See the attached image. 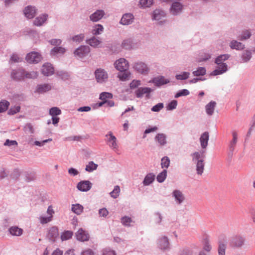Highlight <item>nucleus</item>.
I'll list each match as a JSON object with an SVG mask.
<instances>
[{
	"instance_id": "31",
	"label": "nucleus",
	"mask_w": 255,
	"mask_h": 255,
	"mask_svg": "<svg viewBox=\"0 0 255 255\" xmlns=\"http://www.w3.org/2000/svg\"><path fill=\"white\" fill-rule=\"evenodd\" d=\"M155 139L160 145H164L166 143V136L163 133H158L156 135Z\"/></svg>"
},
{
	"instance_id": "32",
	"label": "nucleus",
	"mask_w": 255,
	"mask_h": 255,
	"mask_svg": "<svg viewBox=\"0 0 255 255\" xmlns=\"http://www.w3.org/2000/svg\"><path fill=\"white\" fill-rule=\"evenodd\" d=\"M165 13L163 11L156 9L153 13V19L157 20L161 19L162 17H164Z\"/></svg>"
},
{
	"instance_id": "42",
	"label": "nucleus",
	"mask_w": 255,
	"mask_h": 255,
	"mask_svg": "<svg viewBox=\"0 0 255 255\" xmlns=\"http://www.w3.org/2000/svg\"><path fill=\"white\" fill-rule=\"evenodd\" d=\"M170 164V159L167 156L163 157L161 160V166L162 168H167Z\"/></svg>"
},
{
	"instance_id": "43",
	"label": "nucleus",
	"mask_w": 255,
	"mask_h": 255,
	"mask_svg": "<svg viewBox=\"0 0 255 255\" xmlns=\"http://www.w3.org/2000/svg\"><path fill=\"white\" fill-rule=\"evenodd\" d=\"M113 95L108 92H103L100 95V99L103 101H107V99H112Z\"/></svg>"
},
{
	"instance_id": "49",
	"label": "nucleus",
	"mask_w": 255,
	"mask_h": 255,
	"mask_svg": "<svg viewBox=\"0 0 255 255\" xmlns=\"http://www.w3.org/2000/svg\"><path fill=\"white\" fill-rule=\"evenodd\" d=\"M226 248V245L223 243L220 242L219 245L218 249L219 255H225Z\"/></svg>"
},
{
	"instance_id": "22",
	"label": "nucleus",
	"mask_w": 255,
	"mask_h": 255,
	"mask_svg": "<svg viewBox=\"0 0 255 255\" xmlns=\"http://www.w3.org/2000/svg\"><path fill=\"white\" fill-rule=\"evenodd\" d=\"M198 248L194 246L182 250L180 255H194L198 251Z\"/></svg>"
},
{
	"instance_id": "16",
	"label": "nucleus",
	"mask_w": 255,
	"mask_h": 255,
	"mask_svg": "<svg viewBox=\"0 0 255 255\" xmlns=\"http://www.w3.org/2000/svg\"><path fill=\"white\" fill-rule=\"evenodd\" d=\"M152 82L157 86H161L169 83L168 79H165L163 76H159L153 78Z\"/></svg>"
},
{
	"instance_id": "48",
	"label": "nucleus",
	"mask_w": 255,
	"mask_h": 255,
	"mask_svg": "<svg viewBox=\"0 0 255 255\" xmlns=\"http://www.w3.org/2000/svg\"><path fill=\"white\" fill-rule=\"evenodd\" d=\"M120 192V187L119 186H116L113 191L110 193V195L113 198H117L119 196Z\"/></svg>"
},
{
	"instance_id": "2",
	"label": "nucleus",
	"mask_w": 255,
	"mask_h": 255,
	"mask_svg": "<svg viewBox=\"0 0 255 255\" xmlns=\"http://www.w3.org/2000/svg\"><path fill=\"white\" fill-rule=\"evenodd\" d=\"M230 57L228 54L219 56L216 59V63L218 65L217 68L212 72L213 75H218L223 74L227 70V65L223 63L224 61Z\"/></svg>"
},
{
	"instance_id": "27",
	"label": "nucleus",
	"mask_w": 255,
	"mask_h": 255,
	"mask_svg": "<svg viewBox=\"0 0 255 255\" xmlns=\"http://www.w3.org/2000/svg\"><path fill=\"white\" fill-rule=\"evenodd\" d=\"M151 92L150 88H139L135 92L136 96L137 98L141 97L144 94H149Z\"/></svg>"
},
{
	"instance_id": "36",
	"label": "nucleus",
	"mask_w": 255,
	"mask_h": 255,
	"mask_svg": "<svg viewBox=\"0 0 255 255\" xmlns=\"http://www.w3.org/2000/svg\"><path fill=\"white\" fill-rule=\"evenodd\" d=\"M51 89V86L48 84H43L39 85L37 89V92L42 93L48 91Z\"/></svg>"
},
{
	"instance_id": "1",
	"label": "nucleus",
	"mask_w": 255,
	"mask_h": 255,
	"mask_svg": "<svg viewBox=\"0 0 255 255\" xmlns=\"http://www.w3.org/2000/svg\"><path fill=\"white\" fill-rule=\"evenodd\" d=\"M193 161L196 163V172L198 175H201L204 170V151L195 152L191 154Z\"/></svg>"
},
{
	"instance_id": "3",
	"label": "nucleus",
	"mask_w": 255,
	"mask_h": 255,
	"mask_svg": "<svg viewBox=\"0 0 255 255\" xmlns=\"http://www.w3.org/2000/svg\"><path fill=\"white\" fill-rule=\"evenodd\" d=\"M106 141L109 147L115 152L119 150V145L117 138L112 131H109L106 135Z\"/></svg>"
},
{
	"instance_id": "47",
	"label": "nucleus",
	"mask_w": 255,
	"mask_h": 255,
	"mask_svg": "<svg viewBox=\"0 0 255 255\" xmlns=\"http://www.w3.org/2000/svg\"><path fill=\"white\" fill-rule=\"evenodd\" d=\"M153 0H140L139 3L142 7H147L153 4Z\"/></svg>"
},
{
	"instance_id": "61",
	"label": "nucleus",
	"mask_w": 255,
	"mask_h": 255,
	"mask_svg": "<svg viewBox=\"0 0 255 255\" xmlns=\"http://www.w3.org/2000/svg\"><path fill=\"white\" fill-rule=\"evenodd\" d=\"M99 214L100 217H106L108 215L109 212L106 208H102L99 210Z\"/></svg>"
},
{
	"instance_id": "40",
	"label": "nucleus",
	"mask_w": 255,
	"mask_h": 255,
	"mask_svg": "<svg viewBox=\"0 0 255 255\" xmlns=\"http://www.w3.org/2000/svg\"><path fill=\"white\" fill-rule=\"evenodd\" d=\"M98 165L94 163L93 161H90L86 165V170L88 172H92L97 168Z\"/></svg>"
},
{
	"instance_id": "59",
	"label": "nucleus",
	"mask_w": 255,
	"mask_h": 255,
	"mask_svg": "<svg viewBox=\"0 0 255 255\" xmlns=\"http://www.w3.org/2000/svg\"><path fill=\"white\" fill-rule=\"evenodd\" d=\"M20 107L19 106L11 108L8 111V114L14 115L19 112Z\"/></svg>"
},
{
	"instance_id": "52",
	"label": "nucleus",
	"mask_w": 255,
	"mask_h": 255,
	"mask_svg": "<svg viewBox=\"0 0 255 255\" xmlns=\"http://www.w3.org/2000/svg\"><path fill=\"white\" fill-rule=\"evenodd\" d=\"M121 222L124 226H130V224L131 223L132 220L130 218L127 216H125L122 218Z\"/></svg>"
},
{
	"instance_id": "9",
	"label": "nucleus",
	"mask_w": 255,
	"mask_h": 255,
	"mask_svg": "<svg viewBox=\"0 0 255 255\" xmlns=\"http://www.w3.org/2000/svg\"><path fill=\"white\" fill-rule=\"evenodd\" d=\"M95 76L98 82H103L108 78L107 73L103 69H97L95 71Z\"/></svg>"
},
{
	"instance_id": "10",
	"label": "nucleus",
	"mask_w": 255,
	"mask_h": 255,
	"mask_svg": "<svg viewBox=\"0 0 255 255\" xmlns=\"http://www.w3.org/2000/svg\"><path fill=\"white\" fill-rule=\"evenodd\" d=\"M76 236L78 240L82 242L87 241L89 239L88 233L82 229L78 230L76 234Z\"/></svg>"
},
{
	"instance_id": "18",
	"label": "nucleus",
	"mask_w": 255,
	"mask_h": 255,
	"mask_svg": "<svg viewBox=\"0 0 255 255\" xmlns=\"http://www.w3.org/2000/svg\"><path fill=\"white\" fill-rule=\"evenodd\" d=\"M217 103L215 101H211L205 106V110L207 114L209 116H212L214 112Z\"/></svg>"
},
{
	"instance_id": "35",
	"label": "nucleus",
	"mask_w": 255,
	"mask_h": 255,
	"mask_svg": "<svg viewBox=\"0 0 255 255\" xmlns=\"http://www.w3.org/2000/svg\"><path fill=\"white\" fill-rule=\"evenodd\" d=\"M155 179V175L152 173L148 174L145 177L143 183L144 185H148L151 184Z\"/></svg>"
},
{
	"instance_id": "30",
	"label": "nucleus",
	"mask_w": 255,
	"mask_h": 255,
	"mask_svg": "<svg viewBox=\"0 0 255 255\" xmlns=\"http://www.w3.org/2000/svg\"><path fill=\"white\" fill-rule=\"evenodd\" d=\"M159 246L161 249L165 250L168 248L169 243L166 237H163L159 240Z\"/></svg>"
},
{
	"instance_id": "60",
	"label": "nucleus",
	"mask_w": 255,
	"mask_h": 255,
	"mask_svg": "<svg viewBox=\"0 0 255 255\" xmlns=\"http://www.w3.org/2000/svg\"><path fill=\"white\" fill-rule=\"evenodd\" d=\"M177 105V102L176 101H172L167 106V109L169 110H172L175 109Z\"/></svg>"
},
{
	"instance_id": "14",
	"label": "nucleus",
	"mask_w": 255,
	"mask_h": 255,
	"mask_svg": "<svg viewBox=\"0 0 255 255\" xmlns=\"http://www.w3.org/2000/svg\"><path fill=\"white\" fill-rule=\"evenodd\" d=\"M133 19L134 17L132 14L126 13L122 16L120 22L123 25H129L133 22Z\"/></svg>"
},
{
	"instance_id": "20",
	"label": "nucleus",
	"mask_w": 255,
	"mask_h": 255,
	"mask_svg": "<svg viewBox=\"0 0 255 255\" xmlns=\"http://www.w3.org/2000/svg\"><path fill=\"white\" fill-rule=\"evenodd\" d=\"M134 68L137 71L142 74L146 73L148 70L146 65L142 62H138L135 64Z\"/></svg>"
},
{
	"instance_id": "62",
	"label": "nucleus",
	"mask_w": 255,
	"mask_h": 255,
	"mask_svg": "<svg viewBox=\"0 0 255 255\" xmlns=\"http://www.w3.org/2000/svg\"><path fill=\"white\" fill-rule=\"evenodd\" d=\"M84 39V35L83 34H79L75 36L72 38V40L74 41L80 42L82 41Z\"/></svg>"
},
{
	"instance_id": "55",
	"label": "nucleus",
	"mask_w": 255,
	"mask_h": 255,
	"mask_svg": "<svg viewBox=\"0 0 255 255\" xmlns=\"http://www.w3.org/2000/svg\"><path fill=\"white\" fill-rule=\"evenodd\" d=\"M65 51V49L62 47H55L51 50V54L54 53H64Z\"/></svg>"
},
{
	"instance_id": "26",
	"label": "nucleus",
	"mask_w": 255,
	"mask_h": 255,
	"mask_svg": "<svg viewBox=\"0 0 255 255\" xmlns=\"http://www.w3.org/2000/svg\"><path fill=\"white\" fill-rule=\"evenodd\" d=\"M122 47L126 49H130L134 47V43L131 38H127L123 40Z\"/></svg>"
},
{
	"instance_id": "33",
	"label": "nucleus",
	"mask_w": 255,
	"mask_h": 255,
	"mask_svg": "<svg viewBox=\"0 0 255 255\" xmlns=\"http://www.w3.org/2000/svg\"><path fill=\"white\" fill-rule=\"evenodd\" d=\"M230 46L232 49H235L236 50H242L244 48V45L242 43L236 40L232 41Z\"/></svg>"
},
{
	"instance_id": "28",
	"label": "nucleus",
	"mask_w": 255,
	"mask_h": 255,
	"mask_svg": "<svg viewBox=\"0 0 255 255\" xmlns=\"http://www.w3.org/2000/svg\"><path fill=\"white\" fill-rule=\"evenodd\" d=\"M9 232L12 236H20L22 234L23 230L16 226H12L9 229Z\"/></svg>"
},
{
	"instance_id": "13",
	"label": "nucleus",
	"mask_w": 255,
	"mask_h": 255,
	"mask_svg": "<svg viewBox=\"0 0 255 255\" xmlns=\"http://www.w3.org/2000/svg\"><path fill=\"white\" fill-rule=\"evenodd\" d=\"M42 73L46 76L52 75L54 73V68L49 63L44 64L41 69Z\"/></svg>"
},
{
	"instance_id": "50",
	"label": "nucleus",
	"mask_w": 255,
	"mask_h": 255,
	"mask_svg": "<svg viewBox=\"0 0 255 255\" xmlns=\"http://www.w3.org/2000/svg\"><path fill=\"white\" fill-rule=\"evenodd\" d=\"M52 219L51 218V217H44L43 216H41L39 217V220L41 224H47L52 221Z\"/></svg>"
},
{
	"instance_id": "38",
	"label": "nucleus",
	"mask_w": 255,
	"mask_h": 255,
	"mask_svg": "<svg viewBox=\"0 0 255 255\" xmlns=\"http://www.w3.org/2000/svg\"><path fill=\"white\" fill-rule=\"evenodd\" d=\"M167 176V170L164 169L161 173H160L157 176V180L160 183L163 182Z\"/></svg>"
},
{
	"instance_id": "64",
	"label": "nucleus",
	"mask_w": 255,
	"mask_h": 255,
	"mask_svg": "<svg viewBox=\"0 0 255 255\" xmlns=\"http://www.w3.org/2000/svg\"><path fill=\"white\" fill-rule=\"evenodd\" d=\"M103 255H116V253L115 251L107 249L104 251Z\"/></svg>"
},
{
	"instance_id": "7",
	"label": "nucleus",
	"mask_w": 255,
	"mask_h": 255,
	"mask_svg": "<svg viewBox=\"0 0 255 255\" xmlns=\"http://www.w3.org/2000/svg\"><path fill=\"white\" fill-rule=\"evenodd\" d=\"M59 236L58 229L56 227H51L47 235V238L52 242H55V240Z\"/></svg>"
},
{
	"instance_id": "46",
	"label": "nucleus",
	"mask_w": 255,
	"mask_h": 255,
	"mask_svg": "<svg viewBox=\"0 0 255 255\" xmlns=\"http://www.w3.org/2000/svg\"><path fill=\"white\" fill-rule=\"evenodd\" d=\"M9 105V103L7 101H3L0 102V113L5 111L7 109Z\"/></svg>"
},
{
	"instance_id": "25",
	"label": "nucleus",
	"mask_w": 255,
	"mask_h": 255,
	"mask_svg": "<svg viewBox=\"0 0 255 255\" xmlns=\"http://www.w3.org/2000/svg\"><path fill=\"white\" fill-rule=\"evenodd\" d=\"M173 196L179 204L181 203L184 200V196L179 190H174L173 192Z\"/></svg>"
},
{
	"instance_id": "54",
	"label": "nucleus",
	"mask_w": 255,
	"mask_h": 255,
	"mask_svg": "<svg viewBox=\"0 0 255 255\" xmlns=\"http://www.w3.org/2000/svg\"><path fill=\"white\" fill-rule=\"evenodd\" d=\"M38 76V73L35 71L30 72H25V78H35Z\"/></svg>"
},
{
	"instance_id": "29",
	"label": "nucleus",
	"mask_w": 255,
	"mask_h": 255,
	"mask_svg": "<svg viewBox=\"0 0 255 255\" xmlns=\"http://www.w3.org/2000/svg\"><path fill=\"white\" fill-rule=\"evenodd\" d=\"M48 15L47 14H43L37 17L34 20L33 23L35 25L39 26L46 20Z\"/></svg>"
},
{
	"instance_id": "19",
	"label": "nucleus",
	"mask_w": 255,
	"mask_h": 255,
	"mask_svg": "<svg viewBox=\"0 0 255 255\" xmlns=\"http://www.w3.org/2000/svg\"><path fill=\"white\" fill-rule=\"evenodd\" d=\"M232 139L230 142V148L233 150L238 141V131L236 130H233L231 132Z\"/></svg>"
},
{
	"instance_id": "45",
	"label": "nucleus",
	"mask_w": 255,
	"mask_h": 255,
	"mask_svg": "<svg viewBox=\"0 0 255 255\" xmlns=\"http://www.w3.org/2000/svg\"><path fill=\"white\" fill-rule=\"evenodd\" d=\"M61 113V110L57 107H53L50 109L49 114L52 117L57 116L60 115Z\"/></svg>"
},
{
	"instance_id": "5",
	"label": "nucleus",
	"mask_w": 255,
	"mask_h": 255,
	"mask_svg": "<svg viewBox=\"0 0 255 255\" xmlns=\"http://www.w3.org/2000/svg\"><path fill=\"white\" fill-rule=\"evenodd\" d=\"M25 59L28 63H37L42 60V57L37 52H31L27 54Z\"/></svg>"
},
{
	"instance_id": "58",
	"label": "nucleus",
	"mask_w": 255,
	"mask_h": 255,
	"mask_svg": "<svg viewBox=\"0 0 255 255\" xmlns=\"http://www.w3.org/2000/svg\"><path fill=\"white\" fill-rule=\"evenodd\" d=\"M189 94V92L186 90V89H183L180 91L179 92L177 93L175 96V98H178L179 97L182 96H187Z\"/></svg>"
},
{
	"instance_id": "4",
	"label": "nucleus",
	"mask_w": 255,
	"mask_h": 255,
	"mask_svg": "<svg viewBox=\"0 0 255 255\" xmlns=\"http://www.w3.org/2000/svg\"><path fill=\"white\" fill-rule=\"evenodd\" d=\"M245 239L244 237L236 235L232 237L230 240L229 245L234 248H241L245 244Z\"/></svg>"
},
{
	"instance_id": "37",
	"label": "nucleus",
	"mask_w": 255,
	"mask_h": 255,
	"mask_svg": "<svg viewBox=\"0 0 255 255\" xmlns=\"http://www.w3.org/2000/svg\"><path fill=\"white\" fill-rule=\"evenodd\" d=\"M87 43L91 46L96 47L101 43V41L100 40L97 39L95 37H93L92 38L89 39L87 41Z\"/></svg>"
},
{
	"instance_id": "34",
	"label": "nucleus",
	"mask_w": 255,
	"mask_h": 255,
	"mask_svg": "<svg viewBox=\"0 0 255 255\" xmlns=\"http://www.w3.org/2000/svg\"><path fill=\"white\" fill-rule=\"evenodd\" d=\"M72 211L77 215L81 214L83 211V207L79 204H73L72 206Z\"/></svg>"
},
{
	"instance_id": "12",
	"label": "nucleus",
	"mask_w": 255,
	"mask_h": 255,
	"mask_svg": "<svg viewBox=\"0 0 255 255\" xmlns=\"http://www.w3.org/2000/svg\"><path fill=\"white\" fill-rule=\"evenodd\" d=\"M92 186L91 183L89 181H82L80 182L77 186L80 191L86 192L89 190Z\"/></svg>"
},
{
	"instance_id": "15",
	"label": "nucleus",
	"mask_w": 255,
	"mask_h": 255,
	"mask_svg": "<svg viewBox=\"0 0 255 255\" xmlns=\"http://www.w3.org/2000/svg\"><path fill=\"white\" fill-rule=\"evenodd\" d=\"M182 5L178 2H175L172 3L170 7V12L173 15L179 14L182 9Z\"/></svg>"
},
{
	"instance_id": "44",
	"label": "nucleus",
	"mask_w": 255,
	"mask_h": 255,
	"mask_svg": "<svg viewBox=\"0 0 255 255\" xmlns=\"http://www.w3.org/2000/svg\"><path fill=\"white\" fill-rule=\"evenodd\" d=\"M206 74V69L203 67H199L197 70L193 71V74L194 76H203Z\"/></svg>"
},
{
	"instance_id": "11",
	"label": "nucleus",
	"mask_w": 255,
	"mask_h": 255,
	"mask_svg": "<svg viewBox=\"0 0 255 255\" xmlns=\"http://www.w3.org/2000/svg\"><path fill=\"white\" fill-rule=\"evenodd\" d=\"M90 52V48L87 46H83L77 48L74 52V54L79 57H83Z\"/></svg>"
},
{
	"instance_id": "56",
	"label": "nucleus",
	"mask_w": 255,
	"mask_h": 255,
	"mask_svg": "<svg viewBox=\"0 0 255 255\" xmlns=\"http://www.w3.org/2000/svg\"><path fill=\"white\" fill-rule=\"evenodd\" d=\"M252 57V53L250 51L245 52L242 55V58L245 62L249 61Z\"/></svg>"
},
{
	"instance_id": "63",
	"label": "nucleus",
	"mask_w": 255,
	"mask_h": 255,
	"mask_svg": "<svg viewBox=\"0 0 255 255\" xmlns=\"http://www.w3.org/2000/svg\"><path fill=\"white\" fill-rule=\"evenodd\" d=\"M251 33L249 31L246 30L244 31L241 37V40L247 39L250 37Z\"/></svg>"
},
{
	"instance_id": "21",
	"label": "nucleus",
	"mask_w": 255,
	"mask_h": 255,
	"mask_svg": "<svg viewBox=\"0 0 255 255\" xmlns=\"http://www.w3.org/2000/svg\"><path fill=\"white\" fill-rule=\"evenodd\" d=\"M209 133L208 132H204L200 138V141L201 146L202 148H206L208 145L209 140Z\"/></svg>"
},
{
	"instance_id": "8",
	"label": "nucleus",
	"mask_w": 255,
	"mask_h": 255,
	"mask_svg": "<svg viewBox=\"0 0 255 255\" xmlns=\"http://www.w3.org/2000/svg\"><path fill=\"white\" fill-rule=\"evenodd\" d=\"M11 78L16 80H20L25 78V71L21 69L14 70L11 74Z\"/></svg>"
},
{
	"instance_id": "41",
	"label": "nucleus",
	"mask_w": 255,
	"mask_h": 255,
	"mask_svg": "<svg viewBox=\"0 0 255 255\" xmlns=\"http://www.w3.org/2000/svg\"><path fill=\"white\" fill-rule=\"evenodd\" d=\"M103 30V27L102 25L98 24L95 25L92 30V33L94 35L100 34Z\"/></svg>"
},
{
	"instance_id": "51",
	"label": "nucleus",
	"mask_w": 255,
	"mask_h": 255,
	"mask_svg": "<svg viewBox=\"0 0 255 255\" xmlns=\"http://www.w3.org/2000/svg\"><path fill=\"white\" fill-rule=\"evenodd\" d=\"M190 73L187 72H184L181 74L176 75V78L177 80H186L188 78Z\"/></svg>"
},
{
	"instance_id": "17",
	"label": "nucleus",
	"mask_w": 255,
	"mask_h": 255,
	"mask_svg": "<svg viewBox=\"0 0 255 255\" xmlns=\"http://www.w3.org/2000/svg\"><path fill=\"white\" fill-rule=\"evenodd\" d=\"M36 9L34 7L27 6L24 10L25 16L29 19L32 18L35 15Z\"/></svg>"
},
{
	"instance_id": "57",
	"label": "nucleus",
	"mask_w": 255,
	"mask_h": 255,
	"mask_svg": "<svg viewBox=\"0 0 255 255\" xmlns=\"http://www.w3.org/2000/svg\"><path fill=\"white\" fill-rule=\"evenodd\" d=\"M163 108V104L162 103H158L157 105L154 106L152 108L151 110L153 112H159Z\"/></svg>"
},
{
	"instance_id": "53",
	"label": "nucleus",
	"mask_w": 255,
	"mask_h": 255,
	"mask_svg": "<svg viewBox=\"0 0 255 255\" xmlns=\"http://www.w3.org/2000/svg\"><path fill=\"white\" fill-rule=\"evenodd\" d=\"M130 73L128 72H125L118 75L119 78L122 81H126L129 79Z\"/></svg>"
},
{
	"instance_id": "23",
	"label": "nucleus",
	"mask_w": 255,
	"mask_h": 255,
	"mask_svg": "<svg viewBox=\"0 0 255 255\" xmlns=\"http://www.w3.org/2000/svg\"><path fill=\"white\" fill-rule=\"evenodd\" d=\"M198 248L194 246L182 250L180 255H194L198 251Z\"/></svg>"
},
{
	"instance_id": "39",
	"label": "nucleus",
	"mask_w": 255,
	"mask_h": 255,
	"mask_svg": "<svg viewBox=\"0 0 255 255\" xmlns=\"http://www.w3.org/2000/svg\"><path fill=\"white\" fill-rule=\"evenodd\" d=\"M73 233L71 231H65L63 232L61 235V239L62 241L69 240L72 238Z\"/></svg>"
},
{
	"instance_id": "6",
	"label": "nucleus",
	"mask_w": 255,
	"mask_h": 255,
	"mask_svg": "<svg viewBox=\"0 0 255 255\" xmlns=\"http://www.w3.org/2000/svg\"><path fill=\"white\" fill-rule=\"evenodd\" d=\"M115 66L120 71H126L128 68V62L125 58H120L115 62Z\"/></svg>"
},
{
	"instance_id": "24",
	"label": "nucleus",
	"mask_w": 255,
	"mask_h": 255,
	"mask_svg": "<svg viewBox=\"0 0 255 255\" xmlns=\"http://www.w3.org/2000/svg\"><path fill=\"white\" fill-rule=\"evenodd\" d=\"M104 15L102 10H98L90 16V19L93 21H97L101 19Z\"/></svg>"
}]
</instances>
